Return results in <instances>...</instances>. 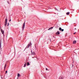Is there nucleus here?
I'll return each mask as SVG.
<instances>
[{
	"mask_svg": "<svg viewBox=\"0 0 79 79\" xmlns=\"http://www.w3.org/2000/svg\"><path fill=\"white\" fill-rule=\"evenodd\" d=\"M25 27V22H24V23L23 24V26L22 27V29H23V30H24V28Z\"/></svg>",
	"mask_w": 79,
	"mask_h": 79,
	"instance_id": "obj_1",
	"label": "nucleus"
},
{
	"mask_svg": "<svg viewBox=\"0 0 79 79\" xmlns=\"http://www.w3.org/2000/svg\"><path fill=\"white\" fill-rule=\"evenodd\" d=\"M6 23H5V26H6L7 25V19H6L5 20Z\"/></svg>",
	"mask_w": 79,
	"mask_h": 79,
	"instance_id": "obj_2",
	"label": "nucleus"
},
{
	"mask_svg": "<svg viewBox=\"0 0 79 79\" xmlns=\"http://www.w3.org/2000/svg\"><path fill=\"white\" fill-rule=\"evenodd\" d=\"M31 44H29L27 46V48H29V47H30V46H31Z\"/></svg>",
	"mask_w": 79,
	"mask_h": 79,
	"instance_id": "obj_3",
	"label": "nucleus"
},
{
	"mask_svg": "<svg viewBox=\"0 0 79 79\" xmlns=\"http://www.w3.org/2000/svg\"><path fill=\"white\" fill-rule=\"evenodd\" d=\"M59 30L60 31H62V32H63L64 31V29H61V27H60L59 28Z\"/></svg>",
	"mask_w": 79,
	"mask_h": 79,
	"instance_id": "obj_4",
	"label": "nucleus"
},
{
	"mask_svg": "<svg viewBox=\"0 0 79 79\" xmlns=\"http://www.w3.org/2000/svg\"><path fill=\"white\" fill-rule=\"evenodd\" d=\"M1 31L2 34H4V31L3 30H2L1 28Z\"/></svg>",
	"mask_w": 79,
	"mask_h": 79,
	"instance_id": "obj_5",
	"label": "nucleus"
},
{
	"mask_svg": "<svg viewBox=\"0 0 79 79\" xmlns=\"http://www.w3.org/2000/svg\"><path fill=\"white\" fill-rule=\"evenodd\" d=\"M56 34H57V35H59L60 33L59 31H57V32L56 33Z\"/></svg>",
	"mask_w": 79,
	"mask_h": 79,
	"instance_id": "obj_6",
	"label": "nucleus"
},
{
	"mask_svg": "<svg viewBox=\"0 0 79 79\" xmlns=\"http://www.w3.org/2000/svg\"><path fill=\"white\" fill-rule=\"evenodd\" d=\"M76 41H73V44H76Z\"/></svg>",
	"mask_w": 79,
	"mask_h": 79,
	"instance_id": "obj_7",
	"label": "nucleus"
},
{
	"mask_svg": "<svg viewBox=\"0 0 79 79\" xmlns=\"http://www.w3.org/2000/svg\"><path fill=\"white\" fill-rule=\"evenodd\" d=\"M32 55H35V52H32Z\"/></svg>",
	"mask_w": 79,
	"mask_h": 79,
	"instance_id": "obj_8",
	"label": "nucleus"
},
{
	"mask_svg": "<svg viewBox=\"0 0 79 79\" xmlns=\"http://www.w3.org/2000/svg\"><path fill=\"white\" fill-rule=\"evenodd\" d=\"M27 66H29V65H30V64H29V62H28L27 63Z\"/></svg>",
	"mask_w": 79,
	"mask_h": 79,
	"instance_id": "obj_9",
	"label": "nucleus"
},
{
	"mask_svg": "<svg viewBox=\"0 0 79 79\" xmlns=\"http://www.w3.org/2000/svg\"><path fill=\"white\" fill-rule=\"evenodd\" d=\"M26 63H25L24 64V68H25V67H26Z\"/></svg>",
	"mask_w": 79,
	"mask_h": 79,
	"instance_id": "obj_10",
	"label": "nucleus"
},
{
	"mask_svg": "<svg viewBox=\"0 0 79 79\" xmlns=\"http://www.w3.org/2000/svg\"><path fill=\"white\" fill-rule=\"evenodd\" d=\"M66 15H69V12H68L66 13Z\"/></svg>",
	"mask_w": 79,
	"mask_h": 79,
	"instance_id": "obj_11",
	"label": "nucleus"
},
{
	"mask_svg": "<svg viewBox=\"0 0 79 79\" xmlns=\"http://www.w3.org/2000/svg\"><path fill=\"white\" fill-rule=\"evenodd\" d=\"M53 27H51L49 28L48 29V30H50L51 29H53Z\"/></svg>",
	"mask_w": 79,
	"mask_h": 79,
	"instance_id": "obj_12",
	"label": "nucleus"
},
{
	"mask_svg": "<svg viewBox=\"0 0 79 79\" xmlns=\"http://www.w3.org/2000/svg\"><path fill=\"white\" fill-rule=\"evenodd\" d=\"M63 77H60V78L59 79H63Z\"/></svg>",
	"mask_w": 79,
	"mask_h": 79,
	"instance_id": "obj_13",
	"label": "nucleus"
},
{
	"mask_svg": "<svg viewBox=\"0 0 79 79\" xmlns=\"http://www.w3.org/2000/svg\"><path fill=\"white\" fill-rule=\"evenodd\" d=\"M20 76V74L19 73L18 74V77H19Z\"/></svg>",
	"mask_w": 79,
	"mask_h": 79,
	"instance_id": "obj_14",
	"label": "nucleus"
},
{
	"mask_svg": "<svg viewBox=\"0 0 79 79\" xmlns=\"http://www.w3.org/2000/svg\"><path fill=\"white\" fill-rule=\"evenodd\" d=\"M1 45H2V43H1V41L0 44V48H1Z\"/></svg>",
	"mask_w": 79,
	"mask_h": 79,
	"instance_id": "obj_15",
	"label": "nucleus"
},
{
	"mask_svg": "<svg viewBox=\"0 0 79 79\" xmlns=\"http://www.w3.org/2000/svg\"><path fill=\"white\" fill-rule=\"evenodd\" d=\"M6 64L5 65V66L4 67V69H5V68L6 67Z\"/></svg>",
	"mask_w": 79,
	"mask_h": 79,
	"instance_id": "obj_16",
	"label": "nucleus"
},
{
	"mask_svg": "<svg viewBox=\"0 0 79 79\" xmlns=\"http://www.w3.org/2000/svg\"><path fill=\"white\" fill-rule=\"evenodd\" d=\"M8 72L7 71H6V73H7V72Z\"/></svg>",
	"mask_w": 79,
	"mask_h": 79,
	"instance_id": "obj_17",
	"label": "nucleus"
},
{
	"mask_svg": "<svg viewBox=\"0 0 79 79\" xmlns=\"http://www.w3.org/2000/svg\"><path fill=\"white\" fill-rule=\"evenodd\" d=\"M46 70H48V69L47 68H46Z\"/></svg>",
	"mask_w": 79,
	"mask_h": 79,
	"instance_id": "obj_18",
	"label": "nucleus"
},
{
	"mask_svg": "<svg viewBox=\"0 0 79 79\" xmlns=\"http://www.w3.org/2000/svg\"><path fill=\"white\" fill-rule=\"evenodd\" d=\"M10 21H11V19H10V20H9V22H10Z\"/></svg>",
	"mask_w": 79,
	"mask_h": 79,
	"instance_id": "obj_19",
	"label": "nucleus"
},
{
	"mask_svg": "<svg viewBox=\"0 0 79 79\" xmlns=\"http://www.w3.org/2000/svg\"><path fill=\"white\" fill-rule=\"evenodd\" d=\"M75 33H76V32H75L74 33H73V34H75Z\"/></svg>",
	"mask_w": 79,
	"mask_h": 79,
	"instance_id": "obj_20",
	"label": "nucleus"
},
{
	"mask_svg": "<svg viewBox=\"0 0 79 79\" xmlns=\"http://www.w3.org/2000/svg\"><path fill=\"white\" fill-rule=\"evenodd\" d=\"M8 25H9V23H8Z\"/></svg>",
	"mask_w": 79,
	"mask_h": 79,
	"instance_id": "obj_21",
	"label": "nucleus"
},
{
	"mask_svg": "<svg viewBox=\"0 0 79 79\" xmlns=\"http://www.w3.org/2000/svg\"><path fill=\"white\" fill-rule=\"evenodd\" d=\"M75 30L76 29V28H75Z\"/></svg>",
	"mask_w": 79,
	"mask_h": 79,
	"instance_id": "obj_22",
	"label": "nucleus"
},
{
	"mask_svg": "<svg viewBox=\"0 0 79 79\" xmlns=\"http://www.w3.org/2000/svg\"><path fill=\"white\" fill-rule=\"evenodd\" d=\"M31 52H32V51H31Z\"/></svg>",
	"mask_w": 79,
	"mask_h": 79,
	"instance_id": "obj_23",
	"label": "nucleus"
}]
</instances>
